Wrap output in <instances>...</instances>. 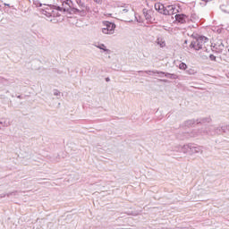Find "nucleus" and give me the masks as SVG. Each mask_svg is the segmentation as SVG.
I'll list each match as a JSON object with an SVG mask.
<instances>
[{
	"label": "nucleus",
	"instance_id": "nucleus-20",
	"mask_svg": "<svg viewBox=\"0 0 229 229\" xmlns=\"http://www.w3.org/2000/svg\"><path fill=\"white\" fill-rule=\"evenodd\" d=\"M199 42H201L202 44H207V42H208V38H207L206 36L203 35H199Z\"/></svg>",
	"mask_w": 229,
	"mask_h": 229
},
{
	"label": "nucleus",
	"instance_id": "nucleus-35",
	"mask_svg": "<svg viewBox=\"0 0 229 229\" xmlns=\"http://www.w3.org/2000/svg\"><path fill=\"white\" fill-rule=\"evenodd\" d=\"M105 80H106V83H108V81H110V77H106Z\"/></svg>",
	"mask_w": 229,
	"mask_h": 229
},
{
	"label": "nucleus",
	"instance_id": "nucleus-37",
	"mask_svg": "<svg viewBox=\"0 0 229 229\" xmlns=\"http://www.w3.org/2000/svg\"><path fill=\"white\" fill-rule=\"evenodd\" d=\"M203 1L204 3H210V0H201Z\"/></svg>",
	"mask_w": 229,
	"mask_h": 229
},
{
	"label": "nucleus",
	"instance_id": "nucleus-36",
	"mask_svg": "<svg viewBox=\"0 0 229 229\" xmlns=\"http://www.w3.org/2000/svg\"><path fill=\"white\" fill-rule=\"evenodd\" d=\"M123 13H128V9H123Z\"/></svg>",
	"mask_w": 229,
	"mask_h": 229
},
{
	"label": "nucleus",
	"instance_id": "nucleus-42",
	"mask_svg": "<svg viewBox=\"0 0 229 229\" xmlns=\"http://www.w3.org/2000/svg\"><path fill=\"white\" fill-rule=\"evenodd\" d=\"M212 1V0H209V2Z\"/></svg>",
	"mask_w": 229,
	"mask_h": 229
},
{
	"label": "nucleus",
	"instance_id": "nucleus-17",
	"mask_svg": "<svg viewBox=\"0 0 229 229\" xmlns=\"http://www.w3.org/2000/svg\"><path fill=\"white\" fill-rule=\"evenodd\" d=\"M157 72H158V70H147V71H139V74H143V72H145L146 74L151 75L152 74H157Z\"/></svg>",
	"mask_w": 229,
	"mask_h": 229
},
{
	"label": "nucleus",
	"instance_id": "nucleus-2",
	"mask_svg": "<svg viewBox=\"0 0 229 229\" xmlns=\"http://www.w3.org/2000/svg\"><path fill=\"white\" fill-rule=\"evenodd\" d=\"M56 12H67L70 15L73 13H80V9L74 7V3L72 0H64L62 2V6L55 4V6Z\"/></svg>",
	"mask_w": 229,
	"mask_h": 229
},
{
	"label": "nucleus",
	"instance_id": "nucleus-32",
	"mask_svg": "<svg viewBox=\"0 0 229 229\" xmlns=\"http://www.w3.org/2000/svg\"><path fill=\"white\" fill-rule=\"evenodd\" d=\"M94 3H97V4H101L102 3V0H93Z\"/></svg>",
	"mask_w": 229,
	"mask_h": 229
},
{
	"label": "nucleus",
	"instance_id": "nucleus-22",
	"mask_svg": "<svg viewBox=\"0 0 229 229\" xmlns=\"http://www.w3.org/2000/svg\"><path fill=\"white\" fill-rule=\"evenodd\" d=\"M179 69L181 71H187V69H188L187 64H185L183 62L180 63Z\"/></svg>",
	"mask_w": 229,
	"mask_h": 229
},
{
	"label": "nucleus",
	"instance_id": "nucleus-8",
	"mask_svg": "<svg viewBox=\"0 0 229 229\" xmlns=\"http://www.w3.org/2000/svg\"><path fill=\"white\" fill-rule=\"evenodd\" d=\"M142 12H143V15L148 22H153V21H155V19H153V17H151V13H153L152 10L144 8L142 10Z\"/></svg>",
	"mask_w": 229,
	"mask_h": 229
},
{
	"label": "nucleus",
	"instance_id": "nucleus-18",
	"mask_svg": "<svg viewBox=\"0 0 229 229\" xmlns=\"http://www.w3.org/2000/svg\"><path fill=\"white\" fill-rule=\"evenodd\" d=\"M90 12H92L91 10H90V6H89V5H86V4H84V7H82L81 8V10H80V13H90Z\"/></svg>",
	"mask_w": 229,
	"mask_h": 229
},
{
	"label": "nucleus",
	"instance_id": "nucleus-21",
	"mask_svg": "<svg viewBox=\"0 0 229 229\" xmlns=\"http://www.w3.org/2000/svg\"><path fill=\"white\" fill-rule=\"evenodd\" d=\"M75 2L81 10L85 8V2H83V0H75Z\"/></svg>",
	"mask_w": 229,
	"mask_h": 229
},
{
	"label": "nucleus",
	"instance_id": "nucleus-28",
	"mask_svg": "<svg viewBox=\"0 0 229 229\" xmlns=\"http://www.w3.org/2000/svg\"><path fill=\"white\" fill-rule=\"evenodd\" d=\"M190 21H191V22H194V21H198V16L196 14H191Z\"/></svg>",
	"mask_w": 229,
	"mask_h": 229
},
{
	"label": "nucleus",
	"instance_id": "nucleus-10",
	"mask_svg": "<svg viewBox=\"0 0 229 229\" xmlns=\"http://www.w3.org/2000/svg\"><path fill=\"white\" fill-rule=\"evenodd\" d=\"M198 124L197 120L191 119V120H187L184 122V126L187 128H192V126H196Z\"/></svg>",
	"mask_w": 229,
	"mask_h": 229
},
{
	"label": "nucleus",
	"instance_id": "nucleus-30",
	"mask_svg": "<svg viewBox=\"0 0 229 229\" xmlns=\"http://www.w3.org/2000/svg\"><path fill=\"white\" fill-rule=\"evenodd\" d=\"M60 91L58 89L54 90V96H60Z\"/></svg>",
	"mask_w": 229,
	"mask_h": 229
},
{
	"label": "nucleus",
	"instance_id": "nucleus-5",
	"mask_svg": "<svg viewBox=\"0 0 229 229\" xmlns=\"http://www.w3.org/2000/svg\"><path fill=\"white\" fill-rule=\"evenodd\" d=\"M229 135V125H220L214 129L213 132H210V135Z\"/></svg>",
	"mask_w": 229,
	"mask_h": 229
},
{
	"label": "nucleus",
	"instance_id": "nucleus-34",
	"mask_svg": "<svg viewBox=\"0 0 229 229\" xmlns=\"http://www.w3.org/2000/svg\"><path fill=\"white\" fill-rule=\"evenodd\" d=\"M171 8H173V5H167V6H166V9H167V10H171Z\"/></svg>",
	"mask_w": 229,
	"mask_h": 229
},
{
	"label": "nucleus",
	"instance_id": "nucleus-31",
	"mask_svg": "<svg viewBox=\"0 0 229 229\" xmlns=\"http://www.w3.org/2000/svg\"><path fill=\"white\" fill-rule=\"evenodd\" d=\"M160 81H162L163 83H169V81H167V79H161Z\"/></svg>",
	"mask_w": 229,
	"mask_h": 229
},
{
	"label": "nucleus",
	"instance_id": "nucleus-9",
	"mask_svg": "<svg viewBox=\"0 0 229 229\" xmlns=\"http://www.w3.org/2000/svg\"><path fill=\"white\" fill-rule=\"evenodd\" d=\"M157 74H165V78H168L169 80H178V75L175 73H169V72H156Z\"/></svg>",
	"mask_w": 229,
	"mask_h": 229
},
{
	"label": "nucleus",
	"instance_id": "nucleus-24",
	"mask_svg": "<svg viewBox=\"0 0 229 229\" xmlns=\"http://www.w3.org/2000/svg\"><path fill=\"white\" fill-rule=\"evenodd\" d=\"M196 70H194V68H189L188 70H186V73L190 74V75H194L196 74Z\"/></svg>",
	"mask_w": 229,
	"mask_h": 229
},
{
	"label": "nucleus",
	"instance_id": "nucleus-11",
	"mask_svg": "<svg viewBox=\"0 0 229 229\" xmlns=\"http://www.w3.org/2000/svg\"><path fill=\"white\" fill-rule=\"evenodd\" d=\"M211 121V117L199 118L197 119V124H207V123H210Z\"/></svg>",
	"mask_w": 229,
	"mask_h": 229
},
{
	"label": "nucleus",
	"instance_id": "nucleus-6",
	"mask_svg": "<svg viewBox=\"0 0 229 229\" xmlns=\"http://www.w3.org/2000/svg\"><path fill=\"white\" fill-rule=\"evenodd\" d=\"M203 44L201 41L192 40L190 44V48L194 49V51H201L203 49Z\"/></svg>",
	"mask_w": 229,
	"mask_h": 229
},
{
	"label": "nucleus",
	"instance_id": "nucleus-15",
	"mask_svg": "<svg viewBox=\"0 0 229 229\" xmlns=\"http://www.w3.org/2000/svg\"><path fill=\"white\" fill-rule=\"evenodd\" d=\"M17 191H11V192H8V193H2L0 194V199H3V198H10V196H17Z\"/></svg>",
	"mask_w": 229,
	"mask_h": 229
},
{
	"label": "nucleus",
	"instance_id": "nucleus-14",
	"mask_svg": "<svg viewBox=\"0 0 229 229\" xmlns=\"http://www.w3.org/2000/svg\"><path fill=\"white\" fill-rule=\"evenodd\" d=\"M97 47L98 49H100L101 51H104V53H106V55H110V53H112V51H110V49L106 48V46H105V44H98V46H97Z\"/></svg>",
	"mask_w": 229,
	"mask_h": 229
},
{
	"label": "nucleus",
	"instance_id": "nucleus-26",
	"mask_svg": "<svg viewBox=\"0 0 229 229\" xmlns=\"http://www.w3.org/2000/svg\"><path fill=\"white\" fill-rule=\"evenodd\" d=\"M209 60L211 62H217V57L216 55H214V54H210L209 55Z\"/></svg>",
	"mask_w": 229,
	"mask_h": 229
},
{
	"label": "nucleus",
	"instance_id": "nucleus-19",
	"mask_svg": "<svg viewBox=\"0 0 229 229\" xmlns=\"http://www.w3.org/2000/svg\"><path fill=\"white\" fill-rule=\"evenodd\" d=\"M220 10H221L224 13H229V4L220 5Z\"/></svg>",
	"mask_w": 229,
	"mask_h": 229
},
{
	"label": "nucleus",
	"instance_id": "nucleus-3",
	"mask_svg": "<svg viewBox=\"0 0 229 229\" xmlns=\"http://www.w3.org/2000/svg\"><path fill=\"white\" fill-rule=\"evenodd\" d=\"M103 26L106 27L102 28V33H104L105 35H114L116 28L115 23L108 21H104Z\"/></svg>",
	"mask_w": 229,
	"mask_h": 229
},
{
	"label": "nucleus",
	"instance_id": "nucleus-33",
	"mask_svg": "<svg viewBox=\"0 0 229 229\" xmlns=\"http://www.w3.org/2000/svg\"><path fill=\"white\" fill-rule=\"evenodd\" d=\"M159 78H165V74H157Z\"/></svg>",
	"mask_w": 229,
	"mask_h": 229
},
{
	"label": "nucleus",
	"instance_id": "nucleus-27",
	"mask_svg": "<svg viewBox=\"0 0 229 229\" xmlns=\"http://www.w3.org/2000/svg\"><path fill=\"white\" fill-rule=\"evenodd\" d=\"M174 10H176V6L172 5V8H170V10H168L170 15H174Z\"/></svg>",
	"mask_w": 229,
	"mask_h": 229
},
{
	"label": "nucleus",
	"instance_id": "nucleus-4",
	"mask_svg": "<svg viewBox=\"0 0 229 229\" xmlns=\"http://www.w3.org/2000/svg\"><path fill=\"white\" fill-rule=\"evenodd\" d=\"M45 8L41 9L42 15H46V17H55V10H56V4H45Z\"/></svg>",
	"mask_w": 229,
	"mask_h": 229
},
{
	"label": "nucleus",
	"instance_id": "nucleus-13",
	"mask_svg": "<svg viewBox=\"0 0 229 229\" xmlns=\"http://www.w3.org/2000/svg\"><path fill=\"white\" fill-rule=\"evenodd\" d=\"M8 126H10V120L4 118L0 120V130Z\"/></svg>",
	"mask_w": 229,
	"mask_h": 229
},
{
	"label": "nucleus",
	"instance_id": "nucleus-7",
	"mask_svg": "<svg viewBox=\"0 0 229 229\" xmlns=\"http://www.w3.org/2000/svg\"><path fill=\"white\" fill-rule=\"evenodd\" d=\"M175 21L179 22V24H185L187 21H190L189 16L184 13L175 14Z\"/></svg>",
	"mask_w": 229,
	"mask_h": 229
},
{
	"label": "nucleus",
	"instance_id": "nucleus-29",
	"mask_svg": "<svg viewBox=\"0 0 229 229\" xmlns=\"http://www.w3.org/2000/svg\"><path fill=\"white\" fill-rule=\"evenodd\" d=\"M191 37V38H193V40H198L199 38V34L192 33Z\"/></svg>",
	"mask_w": 229,
	"mask_h": 229
},
{
	"label": "nucleus",
	"instance_id": "nucleus-16",
	"mask_svg": "<svg viewBox=\"0 0 229 229\" xmlns=\"http://www.w3.org/2000/svg\"><path fill=\"white\" fill-rule=\"evenodd\" d=\"M156 44H157L160 47H165V40L163 38H157L156 40Z\"/></svg>",
	"mask_w": 229,
	"mask_h": 229
},
{
	"label": "nucleus",
	"instance_id": "nucleus-23",
	"mask_svg": "<svg viewBox=\"0 0 229 229\" xmlns=\"http://www.w3.org/2000/svg\"><path fill=\"white\" fill-rule=\"evenodd\" d=\"M161 15H170L169 10L165 5L164 6L163 11H161Z\"/></svg>",
	"mask_w": 229,
	"mask_h": 229
},
{
	"label": "nucleus",
	"instance_id": "nucleus-25",
	"mask_svg": "<svg viewBox=\"0 0 229 229\" xmlns=\"http://www.w3.org/2000/svg\"><path fill=\"white\" fill-rule=\"evenodd\" d=\"M33 4H34L37 8L42 7V3H40V1H38V0H34V1H33Z\"/></svg>",
	"mask_w": 229,
	"mask_h": 229
},
{
	"label": "nucleus",
	"instance_id": "nucleus-41",
	"mask_svg": "<svg viewBox=\"0 0 229 229\" xmlns=\"http://www.w3.org/2000/svg\"><path fill=\"white\" fill-rule=\"evenodd\" d=\"M17 98H18V99H21V95H19V96H17Z\"/></svg>",
	"mask_w": 229,
	"mask_h": 229
},
{
	"label": "nucleus",
	"instance_id": "nucleus-1",
	"mask_svg": "<svg viewBox=\"0 0 229 229\" xmlns=\"http://www.w3.org/2000/svg\"><path fill=\"white\" fill-rule=\"evenodd\" d=\"M173 151H176L177 153H189V155H194V153H203V147L194 143H189L183 146L178 145L173 148Z\"/></svg>",
	"mask_w": 229,
	"mask_h": 229
},
{
	"label": "nucleus",
	"instance_id": "nucleus-40",
	"mask_svg": "<svg viewBox=\"0 0 229 229\" xmlns=\"http://www.w3.org/2000/svg\"><path fill=\"white\" fill-rule=\"evenodd\" d=\"M188 42H189V41H188L187 39L184 40V44H188Z\"/></svg>",
	"mask_w": 229,
	"mask_h": 229
},
{
	"label": "nucleus",
	"instance_id": "nucleus-12",
	"mask_svg": "<svg viewBox=\"0 0 229 229\" xmlns=\"http://www.w3.org/2000/svg\"><path fill=\"white\" fill-rule=\"evenodd\" d=\"M164 6H165L164 4L158 2L155 4L154 8L156 12H158V13H162V11L164 10Z\"/></svg>",
	"mask_w": 229,
	"mask_h": 229
},
{
	"label": "nucleus",
	"instance_id": "nucleus-39",
	"mask_svg": "<svg viewBox=\"0 0 229 229\" xmlns=\"http://www.w3.org/2000/svg\"><path fill=\"white\" fill-rule=\"evenodd\" d=\"M190 136H191V137H196V134L191 133Z\"/></svg>",
	"mask_w": 229,
	"mask_h": 229
},
{
	"label": "nucleus",
	"instance_id": "nucleus-38",
	"mask_svg": "<svg viewBox=\"0 0 229 229\" xmlns=\"http://www.w3.org/2000/svg\"><path fill=\"white\" fill-rule=\"evenodd\" d=\"M4 6H7L8 8H10V4H4Z\"/></svg>",
	"mask_w": 229,
	"mask_h": 229
}]
</instances>
